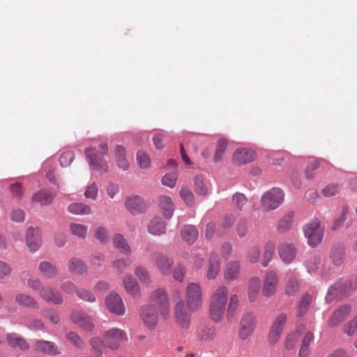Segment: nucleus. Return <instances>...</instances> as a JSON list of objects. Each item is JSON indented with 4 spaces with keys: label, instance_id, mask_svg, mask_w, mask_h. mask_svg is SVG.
Masks as SVG:
<instances>
[{
    "label": "nucleus",
    "instance_id": "11",
    "mask_svg": "<svg viewBox=\"0 0 357 357\" xmlns=\"http://www.w3.org/2000/svg\"><path fill=\"white\" fill-rule=\"evenodd\" d=\"M346 249L342 243H333L328 252V259L331 264L335 267L342 266L346 261Z\"/></svg>",
    "mask_w": 357,
    "mask_h": 357
},
{
    "label": "nucleus",
    "instance_id": "28",
    "mask_svg": "<svg viewBox=\"0 0 357 357\" xmlns=\"http://www.w3.org/2000/svg\"><path fill=\"white\" fill-rule=\"evenodd\" d=\"M159 207L162 215L167 219H170L174 211V204L171 197L162 195L159 197Z\"/></svg>",
    "mask_w": 357,
    "mask_h": 357
},
{
    "label": "nucleus",
    "instance_id": "42",
    "mask_svg": "<svg viewBox=\"0 0 357 357\" xmlns=\"http://www.w3.org/2000/svg\"><path fill=\"white\" fill-rule=\"evenodd\" d=\"M260 289V280L257 277L250 279L248 283V294L250 301L256 300Z\"/></svg>",
    "mask_w": 357,
    "mask_h": 357
},
{
    "label": "nucleus",
    "instance_id": "34",
    "mask_svg": "<svg viewBox=\"0 0 357 357\" xmlns=\"http://www.w3.org/2000/svg\"><path fill=\"white\" fill-rule=\"evenodd\" d=\"M148 231L155 236L163 234L166 231V224L161 218H154L148 225Z\"/></svg>",
    "mask_w": 357,
    "mask_h": 357
},
{
    "label": "nucleus",
    "instance_id": "41",
    "mask_svg": "<svg viewBox=\"0 0 357 357\" xmlns=\"http://www.w3.org/2000/svg\"><path fill=\"white\" fill-rule=\"evenodd\" d=\"M321 258L319 255H311L304 262V266L308 273H315L319 268Z\"/></svg>",
    "mask_w": 357,
    "mask_h": 357
},
{
    "label": "nucleus",
    "instance_id": "40",
    "mask_svg": "<svg viewBox=\"0 0 357 357\" xmlns=\"http://www.w3.org/2000/svg\"><path fill=\"white\" fill-rule=\"evenodd\" d=\"M344 289L345 286L344 284L342 283V281H337L335 284L329 287L325 298L326 301L330 303L333 301L337 296L339 291L347 294V292L344 291Z\"/></svg>",
    "mask_w": 357,
    "mask_h": 357
},
{
    "label": "nucleus",
    "instance_id": "51",
    "mask_svg": "<svg viewBox=\"0 0 357 357\" xmlns=\"http://www.w3.org/2000/svg\"><path fill=\"white\" fill-rule=\"evenodd\" d=\"M179 195L187 206H193L195 204V196L189 188L182 187L179 192Z\"/></svg>",
    "mask_w": 357,
    "mask_h": 357
},
{
    "label": "nucleus",
    "instance_id": "3",
    "mask_svg": "<svg viewBox=\"0 0 357 357\" xmlns=\"http://www.w3.org/2000/svg\"><path fill=\"white\" fill-rule=\"evenodd\" d=\"M27 286L37 292L40 297L47 303L61 305L63 302L61 294L52 287L45 285L38 278H32L27 280Z\"/></svg>",
    "mask_w": 357,
    "mask_h": 357
},
{
    "label": "nucleus",
    "instance_id": "1",
    "mask_svg": "<svg viewBox=\"0 0 357 357\" xmlns=\"http://www.w3.org/2000/svg\"><path fill=\"white\" fill-rule=\"evenodd\" d=\"M108 143L102 140L98 146H90L85 149L84 154L91 172H97L102 175L109 172V163L105 159L108 155Z\"/></svg>",
    "mask_w": 357,
    "mask_h": 357
},
{
    "label": "nucleus",
    "instance_id": "59",
    "mask_svg": "<svg viewBox=\"0 0 357 357\" xmlns=\"http://www.w3.org/2000/svg\"><path fill=\"white\" fill-rule=\"evenodd\" d=\"M135 273L141 282L146 284H150L151 282L149 271L145 268L137 266L135 268Z\"/></svg>",
    "mask_w": 357,
    "mask_h": 357
},
{
    "label": "nucleus",
    "instance_id": "6",
    "mask_svg": "<svg viewBox=\"0 0 357 357\" xmlns=\"http://www.w3.org/2000/svg\"><path fill=\"white\" fill-rule=\"evenodd\" d=\"M284 193L279 188H273L264 193L261 198L262 208L266 211L275 210L280 206L284 201Z\"/></svg>",
    "mask_w": 357,
    "mask_h": 357
},
{
    "label": "nucleus",
    "instance_id": "24",
    "mask_svg": "<svg viewBox=\"0 0 357 357\" xmlns=\"http://www.w3.org/2000/svg\"><path fill=\"white\" fill-rule=\"evenodd\" d=\"M6 341L10 347L15 349L26 351L29 348V345L26 340L22 336L15 333H8L6 335Z\"/></svg>",
    "mask_w": 357,
    "mask_h": 357
},
{
    "label": "nucleus",
    "instance_id": "13",
    "mask_svg": "<svg viewBox=\"0 0 357 357\" xmlns=\"http://www.w3.org/2000/svg\"><path fill=\"white\" fill-rule=\"evenodd\" d=\"M191 312L187 308L183 300L178 301L175 305V319L176 323L182 328H188L190 324Z\"/></svg>",
    "mask_w": 357,
    "mask_h": 357
},
{
    "label": "nucleus",
    "instance_id": "30",
    "mask_svg": "<svg viewBox=\"0 0 357 357\" xmlns=\"http://www.w3.org/2000/svg\"><path fill=\"white\" fill-rule=\"evenodd\" d=\"M241 264L238 261H232L227 263L225 267L224 277L227 281L236 280L240 275Z\"/></svg>",
    "mask_w": 357,
    "mask_h": 357
},
{
    "label": "nucleus",
    "instance_id": "25",
    "mask_svg": "<svg viewBox=\"0 0 357 357\" xmlns=\"http://www.w3.org/2000/svg\"><path fill=\"white\" fill-rule=\"evenodd\" d=\"M115 162L117 167L123 171H127L130 167V163L126 156V149L117 145L114 150Z\"/></svg>",
    "mask_w": 357,
    "mask_h": 357
},
{
    "label": "nucleus",
    "instance_id": "12",
    "mask_svg": "<svg viewBox=\"0 0 357 357\" xmlns=\"http://www.w3.org/2000/svg\"><path fill=\"white\" fill-rule=\"evenodd\" d=\"M279 283V278L275 271H268L264 279L262 294L266 297H271L276 292Z\"/></svg>",
    "mask_w": 357,
    "mask_h": 357
},
{
    "label": "nucleus",
    "instance_id": "37",
    "mask_svg": "<svg viewBox=\"0 0 357 357\" xmlns=\"http://www.w3.org/2000/svg\"><path fill=\"white\" fill-rule=\"evenodd\" d=\"M68 270L75 275H83L87 271V266L85 263L78 258H71L68 261Z\"/></svg>",
    "mask_w": 357,
    "mask_h": 357
},
{
    "label": "nucleus",
    "instance_id": "33",
    "mask_svg": "<svg viewBox=\"0 0 357 357\" xmlns=\"http://www.w3.org/2000/svg\"><path fill=\"white\" fill-rule=\"evenodd\" d=\"M15 302L23 307L35 309L38 308L37 301L31 295L25 293H19L15 295Z\"/></svg>",
    "mask_w": 357,
    "mask_h": 357
},
{
    "label": "nucleus",
    "instance_id": "57",
    "mask_svg": "<svg viewBox=\"0 0 357 357\" xmlns=\"http://www.w3.org/2000/svg\"><path fill=\"white\" fill-rule=\"evenodd\" d=\"M298 281L295 278L289 279L286 284L285 294L288 296H294L298 291Z\"/></svg>",
    "mask_w": 357,
    "mask_h": 357
},
{
    "label": "nucleus",
    "instance_id": "8",
    "mask_svg": "<svg viewBox=\"0 0 357 357\" xmlns=\"http://www.w3.org/2000/svg\"><path fill=\"white\" fill-rule=\"evenodd\" d=\"M150 301L159 312L160 315L167 319L169 316V303L166 291L159 288L154 290L150 295Z\"/></svg>",
    "mask_w": 357,
    "mask_h": 357
},
{
    "label": "nucleus",
    "instance_id": "39",
    "mask_svg": "<svg viewBox=\"0 0 357 357\" xmlns=\"http://www.w3.org/2000/svg\"><path fill=\"white\" fill-rule=\"evenodd\" d=\"M312 296L306 293L305 294L298 303L296 310V317L298 318L303 317L308 311L309 307L312 303Z\"/></svg>",
    "mask_w": 357,
    "mask_h": 357
},
{
    "label": "nucleus",
    "instance_id": "14",
    "mask_svg": "<svg viewBox=\"0 0 357 357\" xmlns=\"http://www.w3.org/2000/svg\"><path fill=\"white\" fill-rule=\"evenodd\" d=\"M26 244L30 252H36L42 244V235L38 228L29 227L26 231Z\"/></svg>",
    "mask_w": 357,
    "mask_h": 357
},
{
    "label": "nucleus",
    "instance_id": "32",
    "mask_svg": "<svg viewBox=\"0 0 357 357\" xmlns=\"http://www.w3.org/2000/svg\"><path fill=\"white\" fill-rule=\"evenodd\" d=\"M155 261L157 267L165 275H169L171 273L172 267L173 266V260L169 259L166 255L158 254L155 257Z\"/></svg>",
    "mask_w": 357,
    "mask_h": 357
},
{
    "label": "nucleus",
    "instance_id": "58",
    "mask_svg": "<svg viewBox=\"0 0 357 357\" xmlns=\"http://www.w3.org/2000/svg\"><path fill=\"white\" fill-rule=\"evenodd\" d=\"M340 188L338 183H329L321 190V193L325 197H333L340 192Z\"/></svg>",
    "mask_w": 357,
    "mask_h": 357
},
{
    "label": "nucleus",
    "instance_id": "17",
    "mask_svg": "<svg viewBox=\"0 0 357 357\" xmlns=\"http://www.w3.org/2000/svg\"><path fill=\"white\" fill-rule=\"evenodd\" d=\"M257 154L252 149L238 148L234 153V162L238 165H245L252 162L256 158Z\"/></svg>",
    "mask_w": 357,
    "mask_h": 357
},
{
    "label": "nucleus",
    "instance_id": "61",
    "mask_svg": "<svg viewBox=\"0 0 357 357\" xmlns=\"http://www.w3.org/2000/svg\"><path fill=\"white\" fill-rule=\"evenodd\" d=\"M66 337L77 348L82 349L84 347L83 340L76 333L70 331L67 333Z\"/></svg>",
    "mask_w": 357,
    "mask_h": 357
},
{
    "label": "nucleus",
    "instance_id": "54",
    "mask_svg": "<svg viewBox=\"0 0 357 357\" xmlns=\"http://www.w3.org/2000/svg\"><path fill=\"white\" fill-rule=\"evenodd\" d=\"M289 153L283 151H277L272 152L269 155V159L272 160L273 165L280 166L285 158H288Z\"/></svg>",
    "mask_w": 357,
    "mask_h": 357
},
{
    "label": "nucleus",
    "instance_id": "21",
    "mask_svg": "<svg viewBox=\"0 0 357 357\" xmlns=\"http://www.w3.org/2000/svg\"><path fill=\"white\" fill-rule=\"evenodd\" d=\"M56 195L50 190L43 188L36 192L32 196V201L40 205L45 206L50 205L54 199Z\"/></svg>",
    "mask_w": 357,
    "mask_h": 357
},
{
    "label": "nucleus",
    "instance_id": "43",
    "mask_svg": "<svg viewBox=\"0 0 357 357\" xmlns=\"http://www.w3.org/2000/svg\"><path fill=\"white\" fill-rule=\"evenodd\" d=\"M314 340V335L312 332H307L302 340V344L299 349V357H307L310 353V344Z\"/></svg>",
    "mask_w": 357,
    "mask_h": 357
},
{
    "label": "nucleus",
    "instance_id": "60",
    "mask_svg": "<svg viewBox=\"0 0 357 357\" xmlns=\"http://www.w3.org/2000/svg\"><path fill=\"white\" fill-rule=\"evenodd\" d=\"M232 202L234 206L241 211L247 204L248 199L244 194L241 192H236L232 197Z\"/></svg>",
    "mask_w": 357,
    "mask_h": 357
},
{
    "label": "nucleus",
    "instance_id": "38",
    "mask_svg": "<svg viewBox=\"0 0 357 357\" xmlns=\"http://www.w3.org/2000/svg\"><path fill=\"white\" fill-rule=\"evenodd\" d=\"M182 238L188 244H192L198 237V231L194 225H185L181 231Z\"/></svg>",
    "mask_w": 357,
    "mask_h": 357
},
{
    "label": "nucleus",
    "instance_id": "47",
    "mask_svg": "<svg viewBox=\"0 0 357 357\" xmlns=\"http://www.w3.org/2000/svg\"><path fill=\"white\" fill-rule=\"evenodd\" d=\"M90 344L91 346V353L96 357H100L103 353V349L105 347L104 340H100L99 337H92L90 340Z\"/></svg>",
    "mask_w": 357,
    "mask_h": 357
},
{
    "label": "nucleus",
    "instance_id": "29",
    "mask_svg": "<svg viewBox=\"0 0 357 357\" xmlns=\"http://www.w3.org/2000/svg\"><path fill=\"white\" fill-rule=\"evenodd\" d=\"M39 272L46 278L52 279L59 274V268L56 264L49 261H41L38 265Z\"/></svg>",
    "mask_w": 357,
    "mask_h": 357
},
{
    "label": "nucleus",
    "instance_id": "19",
    "mask_svg": "<svg viewBox=\"0 0 357 357\" xmlns=\"http://www.w3.org/2000/svg\"><path fill=\"white\" fill-rule=\"evenodd\" d=\"M278 251L281 260L286 264H289L293 262L296 257V249L291 243H280L278 246Z\"/></svg>",
    "mask_w": 357,
    "mask_h": 357
},
{
    "label": "nucleus",
    "instance_id": "27",
    "mask_svg": "<svg viewBox=\"0 0 357 357\" xmlns=\"http://www.w3.org/2000/svg\"><path fill=\"white\" fill-rule=\"evenodd\" d=\"M197 339L204 342L213 341L217 337V330L214 326L208 325L200 328L197 334Z\"/></svg>",
    "mask_w": 357,
    "mask_h": 357
},
{
    "label": "nucleus",
    "instance_id": "63",
    "mask_svg": "<svg viewBox=\"0 0 357 357\" xmlns=\"http://www.w3.org/2000/svg\"><path fill=\"white\" fill-rule=\"evenodd\" d=\"M260 248L258 245L252 247L247 255V259L249 262L255 264L257 262L259 257L260 255Z\"/></svg>",
    "mask_w": 357,
    "mask_h": 357
},
{
    "label": "nucleus",
    "instance_id": "31",
    "mask_svg": "<svg viewBox=\"0 0 357 357\" xmlns=\"http://www.w3.org/2000/svg\"><path fill=\"white\" fill-rule=\"evenodd\" d=\"M71 319L85 331H91L93 328L91 319L81 312H73L71 314Z\"/></svg>",
    "mask_w": 357,
    "mask_h": 357
},
{
    "label": "nucleus",
    "instance_id": "64",
    "mask_svg": "<svg viewBox=\"0 0 357 357\" xmlns=\"http://www.w3.org/2000/svg\"><path fill=\"white\" fill-rule=\"evenodd\" d=\"M177 180L176 174L174 172L166 174L162 178V183L170 188L175 186Z\"/></svg>",
    "mask_w": 357,
    "mask_h": 357
},
{
    "label": "nucleus",
    "instance_id": "9",
    "mask_svg": "<svg viewBox=\"0 0 357 357\" xmlns=\"http://www.w3.org/2000/svg\"><path fill=\"white\" fill-rule=\"evenodd\" d=\"M287 320V315L285 313H280L275 317L268 334V341L269 344L274 345L278 342L282 333Z\"/></svg>",
    "mask_w": 357,
    "mask_h": 357
},
{
    "label": "nucleus",
    "instance_id": "53",
    "mask_svg": "<svg viewBox=\"0 0 357 357\" xmlns=\"http://www.w3.org/2000/svg\"><path fill=\"white\" fill-rule=\"evenodd\" d=\"M299 340V334L297 331H294L288 334L284 341V348L289 351L294 350Z\"/></svg>",
    "mask_w": 357,
    "mask_h": 357
},
{
    "label": "nucleus",
    "instance_id": "22",
    "mask_svg": "<svg viewBox=\"0 0 357 357\" xmlns=\"http://www.w3.org/2000/svg\"><path fill=\"white\" fill-rule=\"evenodd\" d=\"M220 271V259L219 255L213 252L210 254L206 277L209 280H214Z\"/></svg>",
    "mask_w": 357,
    "mask_h": 357
},
{
    "label": "nucleus",
    "instance_id": "48",
    "mask_svg": "<svg viewBox=\"0 0 357 357\" xmlns=\"http://www.w3.org/2000/svg\"><path fill=\"white\" fill-rule=\"evenodd\" d=\"M228 142L227 139L222 138L218 139L214 154L215 162H219L222 160Z\"/></svg>",
    "mask_w": 357,
    "mask_h": 357
},
{
    "label": "nucleus",
    "instance_id": "7",
    "mask_svg": "<svg viewBox=\"0 0 357 357\" xmlns=\"http://www.w3.org/2000/svg\"><path fill=\"white\" fill-rule=\"evenodd\" d=\"M102 339L107 348L116 350L121 344L128 341V336L125 331L118 328H112L105 332Z\"/></svg>",
    "mask_w": 357,
    "mask_h": 357
},
{
    "label": "nucleus",
    "instance_id": "46",
    "mask_svg": "<svg viewBox=\"0 0 357 357\" xmlns=\"http://www.w3.org/2000/svg\"><path fill=\"white\" fill-rule=\"evenodd\" d=\"M195 190L196 193L201 196H206L209 193L202 175H197L194 178Z\"/></svg>",
    "mask_w": 357,
    "mask_h": 357
},
{
    "label": "nucleus",
    "instance_id": "44",
    "mask_svg": "<svg viewBox=\"0 0 357 357\" xmlns=\"http://www.w3.org/2000/svg\"><path fill=\"white\" fill-rule=\"evenodd\" d=\"M275 245L273 241H268L264 245L261 265L263 267H266L275 252Z\"/></svg>",
    "mask_w": 357,
    "mask_h": 357
},
{
    "label": "nucleus",
    "instance_id": "49",
    "mask_svg": "<svg viewBox=\"0 0 357 357\" xmlns=\"http://www.w3.org/2000/svg\"><path fill=\"white\" fill-rule=\"evenodd\" d=\"M238 306V298L236 294H232L230 297L229 305L227 309V319L228 321H231Z\"/></svg>",
    "mask_w": 357,
    "mask_h": 357
},
{
    "label": "nucleus",
    "instance_id": "18",
    "mask_svg": "<svg viewBox=\"0 0 357 357\" xmlns=\"http://www.w3.org/2000/svg\"><path fill=\"white\" fill-rule=\"evenodd\" d=\"M156 308L152 305H145L141 310V318L144 323L150 328H154L158 322Z\"/></svg>",
    "mask_w": 357,
    "mask_h": 357
},
{
    "label": "nucleus",
    "instance_id": "36",
    "mask_svg": "<svg viewBox=\"0 0 357 357\" xmlns=\"http://www.w3.org/2000/svg\"><path fill=\"white\" fill-rule=\"evenodd\" d=\"M68 211L75 215H85L91 214V208L83 202L72 203L68 206Z\"/></svg>",
    "mask_w": 357,
    "mask_h": 357
},
{
    "label": "nucleus",
    "instance_id": "56",
    "mask_svg": "<svg viewBox=\"0 0 357 357\" xmlns=\"http://www.w3.org/2000/svg\"><path fill=\"white\" fill-rule=\"evenodd\" d=\"M98 186L96 182H92L86 186V190L84 193L85 198L96 200L98 197Z\"/></svg>",
    "mask_w": 357,
    "mask_h": 357
},
{
    "label": "nucleus",
    "instance_id": "15",
    "mask_svg": "<svg viewBox=\"0 0 357 357\" xmlns=\"http://www.w3.org/2000/svg\"><path fill=\"white\" fill-rule=\"evenodd\" d=\"M107 309L116 315H123L125 313V307L121 297L115 292H111L106 298Z\"/></svg>",
    "mask_w": 357,
    "mask_h": 357
},
{
    "label": "nucleus",
    "instance_id": "50",
    "mask_svg": "<svg viewBox=\"0 0 357 357\" xmlns=\"http://www.w3.org/2000/svg\"><path fill=\"white\" fill-rule=\"evenodd\" d=\"M94 237L100 243L105 244L109 239V231L107 227L104 226H98L94 231Z\"/></svg>",
    "mask_w": 357,
    "mask_h": 357
},
{
    "label": "nucleus",
    "instance_id": "2",
    "mask_svg": "<svg viewBox=\"0 0 357 357\" xmlns=\"http://www.w3.org/2000/svg\"><path fill=\"white\" fill-rule=\"evenodd\" d=\"M228 299V289L225 286L218 287L211 295L209 313L211 319L216 323L221 321L225 312Z\"/></svg>",
    "mask_w": 357,
    "mask_h": 357
},
{
    "label": "nucleus",
    "instance_id": "52",
    "mask_svg": "<svg viewBox=\"0 0 357 357\" xmlns=\"http://www.w3.org/2000/svg\"><path fill=\"white\" fill-rule=\"evenodd\" d=\"M132 261L129 259H117L112 261V267L120 274L131 266Z\"/></svg>",
    "mask_w": 357,
    "mask_h": 357
},
{
    "label": "nucleus",
    "instance_id": "4",
    "mask_svg": "<svg viewBox=\"0 0 357 357\" xmlns=\"http://www.w3.org/2000/svg\"><path fill=\"white\" fill-rule=\"evenodd\" d=\"M185 305L190 311H196L199 309L203 303L202 291L197 282H190L186 287Z\"/></svg>",
    "mask_w": 357,
    "mask_h": 357
},
{
    "label": "nucleus",
    "instance_id": "26",
    "mask_svg": "<svg viewBox=\"0 0 357 357\" xmlns=\"http://www.w3.org/2000/svg\"><path fill=\"white\" fill-rule=\"evenodd\" d=\"M123 287L128 294L134 298L140 296V288L136 279L131 275H126L123 280Z\"/></svg>",
    "mask_w": 357,
    "mask_h": 357
},
{
    "label": "nucleus",
    "instance_id": "10",
    "mask_svg": "<svg viewBox=\"0 0 357 357\" xmlns=\"http://www.w3.org/2000/svg\"><path fill=\"white\" fill-rule=\"evenodd\" d=\"M256 324V317L253 313L247 312L244 314L239 323V338L242 340H247L255 331Z\"/></svg>",
    "mask_w": 357,
    "mask_h": 357
},
{
    "label": "nucleus",
    "instance_id": "35",
    "mask_svg": "<svg viewBox=\"0 0 357 357\" xmlns=\"http://www.w3.org/2000/svg\"><path fill=\"white\" fill-rule=\"evenodd\" d=\"M114 246L118 249L121 253L130 255L132 252L130 246L128 245L126 239L121 234H115L113 236Z\"/></svg>",
    "mask_w": 357,
    "mask_h": 357
},
{
    "label": "nucleus",
    "instance_id": "62",
    "mask_svg": "<svg viewBox=\"0 0 357 357\" xmlns=\"http://www.w3.org/2000/svg\"><path fill=\"white\" fill-rule=\"evenodd\" d=\"M75 154L71 151H64L59 158V162L62 167H68L73 161Z\"/></svg>",
    "mask_w": 357,
    "mask_h": 357
},
{
    "label": "nucleus",
    "instance_id": "5",
    "mask_svg": "<svg viewBox=\"0 0 357 357\" xmlns=\"http://www.w3.org/2000/svg\"><path fill=\"white\" fill-rule=\"evenodd\" d=\"M303 232L308 244L315 248L320 244L324 237V228L321 226L320 220L314 219L303 227Z\"/></svg>",
    "mask_w": 357,
    "mask_h": 357
},
{
    "label": "nucleus",
    "instance_id": "55",
    "mask_svg": "<svg viewBox=\"0 0 357 357\" xmlns=\"http://www.w3.org/2000/svg\"><path fill=\"white\" fill-rule=\"evenodd\" d=\"M137 165L142 169H147L151 165V159L149 155L144 151L140 150L137 153Z\"/></svg>",
    "mask_w": 357,
    "mask_h": 357
},
{
    "label": "nucleus",
    "instance_id": "23",
    "mask_svg": "<svg viewBox=\"0 0 357 357\" xmlns=\"http://www.w3.org/2000/svg\"><path fill=\"white\" fill-rule=\"evenodd\" d=\"M34 349L38 352L50 356H54L59 354V351L56 344L52 342L47 340H36L34 344Z\"/></svg>",
    "mask_w": 357,
    "mask_h": 357
},
{
    "label": "nucleus",
    "instance_id": "20",
    "mask_svg": "<svg viewBox=\"0 0 357 357\" xmlns=\"http://www.w3.org/2000/svg\"><path fill=\"white\" fill-rule=\"evenodd\" d=\"M351 312V305H344L335 310L330 317L328 324L331 328L339 326L349 315Z\"/></svg>",
    "mask_w": 357,
    "mask_h": 357
},
{
    "label": "nucleus",
    "instance_id": "45",
    "mask_svg": "<svg viewBox=\"0 0 357 357\" xmlns=\"http://www.w3.org/2000/svg\"><path fill=\"white\" fill-rule=\"evenodd\" d=\"M69 229L73 236L84 239L86 236L88 227L82 224L71 222L69 225Z\"/></svg>",
    "mask_w": 357,
    "mask_h": 357
},
{
    "label": "nucleus",
    "instance_id": "16",
    "mask_svg": "<svg viewBox=\"0 0 357 357\" xmlns=\"http://www.w3.org/2000/svg\"><path fill=\"white\" fill-rule=\"evenodd\" d=\"M125 205L127 210L133 215L143 213L146 210V203L137 195L126 197Z\"/></svg>",
    "mask_w": 357,
    "mask_h": 357
}]
</instances>
